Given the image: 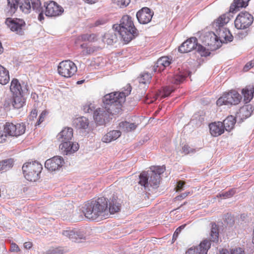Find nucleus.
<instances>
[{"mask_svg": "<svg viewBox=\"0 0 254 254\" xmlns=\"http://www.w3.org/2000/svg\"><path fill=\"white\" fill-rule=\"evenodd\" d=\"M22 169L24 176L27 180L36 182L40 178L43 166L37 161L27 162L23 165Z\"/></svg>", "mask_w": 254, "mask_h": 254, "instance_id": "20e7f679", "label": "nucleus"}, {"mask_svg": "<svg viewBox=\"0 0 254 254\" xmlns=\"http://www.w3.org/2000/svg\"><path fill=\"white\" fill-rule=\"evenodd\" d=\"M112 1L120 7H126L130 3V0H112Z\"/></svg>", "mask_w": 254, "mask_h": 254, "instance_id": "de8ad7c7", "label": "nucleus"}, {"mask_svg": "<svg viewBox=\"0 0 254 254\" xmlns=\"http://www.w3.org/2000/svg\"><path fill=\"white\" fill-rule=\"evenodd\" d=\"M121 135V132L119 130H112L106 133L102 137V140L105 143H109L112 141L115 140L119 138Z\"/></svg>", "mask_w": 254, "mask_h": 254, "instance_id": "393cba45", "label": "nucleus"}, {"mask_svg": "<svg viewBox=\"0 0 254 254\" xmlns=\"http://www.w3.org/2000/svg\"><path fill=\"white\" fill-rule=\"evenodd\" d=\"M171 63V60L168 57H162L159 58L155 66V71L161 72L164 69L170 65Z\"/></svg>", "mask_w": 254, "mask_h": 254, "instance_id": "a211bd4d", "label": "nucleus"}, {"mask_svg": "<svg viewBox=\"0 0 254 254\" xmlns=\"http://www.w3.org/2000/svg\"><path fill=\"white\" fill-rule=\"evenodd\" d=\"M61 152L65 155L70 154L74 153L79 149V144L76 142H72L70 141L62 142L59 146Z\"/></svg>", "mask_w": 254, "mask_h": 254, "instance_id": "4468645a", "label": "nucleus"}, {"mask_svg": "<svg viewBox=\"0 0 254 254\" xmlns=\"http://www.w3.org/2000/svg\"><path fill=\"white\" fill-rule=\"evenodd\" d=\"M254 21L252 15L247 11L240 12L236 17L235 26L238 29H245L249 27Z\"/></svg>", "mask_w": 254, "mask_h": 254, "instance_id": "9d476101", "label": "nucleus"}, {"mask_svg": "<svg viewBox=\"0 0 254 254\" xmlns=\"http://www.w3.org/2000/svg\"><path fill=\"white\" fill-rule=\"evenodd\" d=\"M25 129L26 127L23 123L14 124L7 122L3 127L4 132L10 136H19L25 132Z\"/></svg>", "mask_w": 254, "mask_h": 254, "instance_id": "1a4fd4ad", "label": "nucleus"}, {"mask_svg": "<svg viewBox=\"0 0 254 254\" xmlns=\"http://www.w3.org/2000/svg\"><path fill=\"white\" fill-rule=\"evenodd\" d=\"M210 236L211 241L213 242H218L219 240V229L217 225L215 223H212Z\"/></svg>", "mask_w": 254, "mask_h": 254, "instance_id": "72a5a7b5", "label": "nucleus"}, {"mask_svg": "<svg viewBox=\"0 0 254 254\" xmlns=\"http://www.w3.org/2000/svg\"><path fill=\"white\" fill-rule=\"evenodd\" d=\"M131 91V87L128 84L121 92H113L105 95L102 98L103 106L96 109L93 113V118L97 124L105 125L109 122L111 115L121 114L123 104Z\"/></svg>", "mask_w": 254, "mask_h": 254, "instance_id": "f257e3e1", "label": "nucleus"}, {"mask_svg": "<svg viewBox=\"0 0 254 254\" xmlns=\"http://www.w3.org/2000/svg\"><path fill=\"white\" fill-rule=\"evenodd\" d=\"M80 40L82 41H88L89 42H94L97 41L98 36L96 34H84L78 37Z\"/></svg>", "mask_w": 254, "mask_h": 254, "instance_id": "c9c22d12", "label": "nucleus"}, {"mask_svg": "<svg viewBox=\"0 0 254 254\" xmlns=\"http://www.w3.org/2000/svg\"><path fill=\"white\" fill-rule=\"evenodd\" d=\"M151 173H155L156 175H158L160 176V175L163 174L165 171V167L163 166H156L151 167Z\"/></svg>", "mask_w": 254, "mask_h": 254, "instance_id": "49530a36", "label": "nucleus"}, {"mask_svg": "<svg viewBox=\"0 0 254 254\" xmlns=\"http://www.w3.org/2000/svg\"><path fill=\"white\" fill-rule=\"evenodd\" d=\"M236 193L235 189H232L228 191L219 193L217 195V197H223L224 199L232 197Z\"/></svg>", "mask_w": 254, "mask_h": 254, "instance_id": "ea45409f", "label": "nucleus"}, {"mask_svg": "<svg viewBox=\"0 0 254 254\" xmlns=\"http://www.w3.org/2000/svg\"><path fill=\"white\" fill-rule=\"evenodd\" d=\"M254 93V86L249 85L246 86L242 90V94L244 96V101L246 103L250 102L253 98Z\"/></svg>", "mask_w": 254, "mask_h": 254, "instance_id": "4be33fe9", "label": "nucleus"}, {"mask_svg": "<svg viewBox=\"0 0 254 254\" xmlns=\"http://www.w3.org/2000/svg\"><path fill=\"white\" fill-rule=\"evenodd\" d=\"M138 183L145 188L148 187L149 184V176L146 172H143L140 174Z\"/></svg>", "mask_w": 254, "mask_h": 254, "instance_id": "4c0bfd02", "label": "nucleus"}, {"mask_svg": "<svg viewBox=\"0 0 254 254\" xmlns=\"http://www.w3.org/2000/svg\"><path fill=\"white\" fill-rule=\"evenodd\" d=\"M119 127L123 131L128 132L134 130L136 128L137 125L134 123L122 122L119 124Z\"/></svg>", "mask_w": 254, "mask_h": 254, "instance_id": "473e14b6", "label": "nucleus"}, {"mask_svg": "<svg viewBox=\"0 0 254 254\" xmlns=\"http://www.w3.org/2000/svg\"><path fill=\"white\" fill-rule=\"evenodd\" d=\"M18 6L24 13H28L31 8L30 0H19Z\"/></svg>", "mask_w": 254, "mask_h": 254, "instance_id": "f704fd0d", "label": "nucleus"}, {"mask_svg": "<svg viewBox=\"0 0 254 254\" xmlns=\"http://www.w3.org/2000/svg\"><path fill=\"white\" fill-rule=\"evenodd\" d=\"M186 226V224L182 225L180 226V227H179L178 228H177V229L174 233V234L173 236L172 240L173 241H175L176 240L177 238L178 237L179 234L181 233V231Z\"/></svg>", "mask_w": 254, "mask_h": 254, "instance_id": "603ef678", "label": "nucleus"}, {"mask_svg": "<svg viewBox=\"0 0 254 254\" xmlns=\"http://www.w3.org/2000/svg\"><path fill=\"white\" fill-rule=\"evenodd\" d=\"M38 111L36 109L32 110L29 115V118L31 120H34L37 116Z\"/></svg>", "mask_w": 254, "mask_h": 254, "instance_id": "bf43d9fd", "label": "nucleus"}, {"mask_svg": "<svg viewBox=\"0 0 254 254\" xmlns=\"http://www.w3.org/2000/svg\"><path fill=\"white\" fill-rule=\"evenodd\" d=\"M231 13L229 10L228 12L221 15L214 21L213 25L218 28H223L231 19L232 16Z\"/></svg>", "mask_w": 254, "mask_h": 254, "instance_id": "dca6fc26", "label": "nucleus"}, {"mask_svg": "<svg viewBox=\"0 0 254 254\" xmlns=\"http://www.w3.org/2000/svg\"><path fill=\"white\" fill-rule=\"evenodd\" d=\"M31 8L37 12H41L42 9L40 0H30Z\"/></svg>", "mask_w": 254, "mask_h": 254, "instance_id": "58836bf2", "label": "nucleus"}, {"mask_svg": "<svg viewBox=\"0 0 254 254\" xmlns=\"http://www.w3.org/2000/svg\"><path fill=\"white\" fill-rule=\"evenodd\" d=\"M64 163V161L63 157L55 156L46 161L45 167L48 171L54 172L59 170L63 167Z\"/></svg>", "mask_w": 254, "mask_h": 254, "instance_id": "f8f14e48", "label": "nucleus"}, {"mask_svg": "<svg viewBox=\"0 0 254 254\" xmlns=\"http://www.w3.org/2000/svg\"><path fill=\"white\" fill-rule=\"evenodd\" d=\"M218 36L213 34L210 39H212L211 43H208V46L211 50H214L217 48L218 45L216 43L219 40L221 43L231 42L233 40V37L231 34L230 31L226 28H220L217 29Z\"/></svg>", "mask_w": 254, "mask_h": 254, "instance_id": "423d86ee", "label": "nucleus"}, {"mask_svg": "<svg viewBox=\"0 0 254 254\" xmlns=\"http://www.w3.org/2000/svg\"><path fill=\"white\" fill-rule=\"evenodd\" d=\"M25 103V100L21 94L15 95L12 102V106L15 109L22 108Z\"/></svg>", "mask_w": 254, "mask_h": 254, "instance_id": "c85d7f7f", "label": "nucleus"}, {"mask_svg": "<svg viewBox=\"0 0 254 254\" xmlns=\"http://www.w3.org/2000/svg\"><path fill=\"white\" fill-rule=\"evenodd\" d=\"M108 200L104 197H98L86 202L82 207V212L87 219L100 221L109 217Z\"/></svg>", "mask_w": 254, "mask_h": 254, "instance_id": "f03ea898", "label": "nucleus"}, {"mask_svg": "<svg viewBox=\"0 0 254 254\" xmlns=\"http://www.w3.org/2000/svg\"><path fill=\"white\" fill-rule=\"evenodd\" d=\"M109 206L108 212H110L111 214H114L120 210L121 203L118 201V197L114 195L110 198Z\"/></svg>", "mask_w": 254, "mask_h": 254, "instance_id": "412c9836", "label": "nucleus"}, {"mask_svg": "<svg viewBox=\"0 0 254 254\" xmlns=\"http://www.w3.org/2000/svg\"><path fill=\"white\" fill-rule=\"evenodd\" d=\"M48 115V112L46 110H44L42 111V112L41 113V114L39 116V119L37 121V122L36 123V126H38L40 125L42 123H43L45 119L47 118Z\"/></svg>", "mask_w": 254, "mask_h": 254, "instance_id": "8fccbe9b", "label": "nucleus"}, {"mask_svg": "<svg viewBox=\"0 0 254 254\" xmlns=\"http://www.w3.org/2000/svg\"><path fill=\"white\" fill-rule=\"evenodd\" d=\"M254 66V61H251L245 65L244 70L245 71H248L251 68Z\"/></svg>", "mask_w": 254, "mask_h": 254, "instance_id": "13d9d810", "label": "nucleus"}, {"mask_svg": "<svg viewBox=\"0 0 254 254\" xmlns=\"http://www.w3.org/2000/svg\"><path fill=\"white\" fill-rule=\"evenodd\" d=\"M33 246V244L31 242H26L23 244V247L26 249H30Z\"/></svg>", "mask_w": 254, "mask_h": 254, "instance_id": "69168bd1", "label": "nucleus"}, {"mask_svg": "<svg viewBox=\"0 0 254 254\" xmlns=\"http://www.w3.org/2000/svg\"><path fill=\"white\" fill-rule=\"evenodd\" d=\"M12 160L7 159L0 161V172L12 167Z\"/></svg>", "mask_w": 254, "mask_h": 254, "instance_id": "a19ab883", "label": "nucleus"}, {"mask_svg": "<svg viewBox=\"0 0 254 254\" xmlns=\"http://www.w3.org/2000/svg\"><path fill=\"white\" fill-rule=\"evenodd\" d=\"M117 39L116 35L113 32L108 31L102 38V42L107 45H112Z\"/></svg>", "mask_w": 254, "mask_h": 254, "instance_id": "7c9ffc66", "label": "nucleus"}, {"mask_svg": "<svg viewBox=\"0 0 254 254\" xmlns=\"http://www.w3.org/2000/svg\"><path fill=\"white\" fill-rule=\"evenodd\" d=\"M195 49H196L197 51L201 56L206 57L209 55L210 53L209 50H207L205 47L200 45H198L197 44Z\"/></svg>", "mask_w": 254, "mask_h": 254, "instance_id": "37998d69", "label": "nucleus"}, {"mask_svg": "<svg viewBox=\"0 0 254 254\" xmlns=\"http://www.w3.org/2000/svg\"><path fill=\"white\" fill-rule=\"evenodd\" d=\"M210 132L213 136H218L224 131L222 122H217L212 123L209 125Z\"/></svg>", "mask_w": 254, "mask_h": 254, "instance_id": "f3484780", "label": "nucleus"}, {"mask_svg": "<svg viewBox=\"0 0 254 254\" xmlns=\"http://www.w3.org/2000/svg\"><path fill=\"white\" fill-rule=\"evenodd\" d=\"M190 194V192H185L176 197L175 199L177 200H182Z\"/></svg>", "mask_w": 254, "mask_h": 254, "instance_id": "052dcab7", "label": "nucleus"}, {"mask_svg": "<svg viewBox=\"0 0 254 254\" xmlns=\"http://www.w3.org/2000/svg\"><path fill=\"white\" fill-rule=\"evenodd\" d=\"M153 15V12L148 7H145L139 10L136 14L138 22L143 24L148 23Z\"/></svg>", "mask_w": 254, "mask_h": 254, "instance_id": "ddd939ff", "label": "nucleus"}, {"mask_svg": "<svg viewBox=\"0 0 254 254\" xmlns=\"http://www.w3.org/2000/svg\"><path fill=\"white\" fill-rule=\"evenodd\" d=\"M45 15L49 17H56L62 14L64 8L54 1H50L45 3Z\"/></svg>", "mask_w": 254, "mask_h": 254, "instance_id": "9b49d317", "label": "nucleus"}, {"mask_svg": "<svg viewBox=\"0 0 254 254\" xmlns=\"http://www.w3.org/2000/svg\"><path fill=\"white\" fill-rule=\"evenodd\" d=\"M186 77V73L178 71L175 74L170 76L168 79L170 83L177 85L182 82L185 79Z\"/></svg>", "mask_w": 254, "mask_h": 254, "instance_id": "b1692460", "label": "nucleus"}, {"mask_svg": "<svg viewBox=\"0 0 254 254\" xmlns=\"http://www.w3.org/2000/svg\"><path fill=\"white\" fill-rule=\"evenodd\" d=\"M7 135V134H3L2 131H0V143H3L6 141Z\"/></svg>", "mask_w": 254, "mask_h": 254, "instance_id": "680f3d73", "label": "nucleus"}, {"mask_svg": "<svg viewBox=\"0 0 254 254\" xmlns=\"http://www.w3.org/2000/svg\"><path fill=\"white\" fill-rule=\"evenodd\" d=\"M231 254H245L244 250L241 248H237L231 249L230 251Z\"/></svg>", "mask_w": 254, "mask_h": 254, "instance_id": "6e6d98bb", "label": "nucleus"}, {"mask_svg": "<svg viewBox=\"0 0 254 254\" xmlns=\"http://www.w3.org/2000/svg\"><path fill=\"white\" fill-rule=\"evenodd\" d=\"M242 99L240 94L235 90H231L225 93L216 102L217 105L221 106L223 105H237Z\"/></svg>", "mask_w": 254, "mask_h": 254, "instance_id": "0eeeda50", "label": "nucleus"}, {"mask_svg": "<svg viewBox=\"0 0 254 254\" xmlns=\"http://www.w3.org/2000/svg\"><path fill=\"white\" fill-rule=\"evenodd\" d=\"M161 177L155 173H150L149 176V184L151 186L156 187L160 182Z\"/></svg>", "mask_w": 254, "mask_h": 254, "instance_id": "e433bc0d", "label": "nucleus"}, {"mask_svg": "<svg viewBox=\"0 0 254 254\" xmlns=\"http://www.w3.org/2000/svg\"><path fill=\"white\" fill-rule=\"evenodd\" d=\"M114 28L118 31L126 44L129 43L138 34L137 30L134 25L131 17L124 15L119 25H114Z\"/></svg>", "mask_w": 254, "mask_h": 254, "instance_id": "7ed1b4c3", "label": "nucleus"}, {"mask_svg": "<svg viewBox=\"0 0 254 254\" xmlns=\"http://www.w3.org/2000/svg\"><path fill=\"white\" fill-rule=\"evenodd\" d=\"M9 251L12 253H20L21 251L19 246L14 242L10 243Z\"/></svg>", "mask_w": 254, "mask_h": 254, "instance_id": "3c124183", "label": "nucleus"}, {"mask_svg": "<svg viewBox=\"0 0 254 254\" xmlns=\"http://www.w3.org/2000/svg\"><path fill=\"white\" fill-rule=\"evenodd\" d=\"M217 254H231L230 252L226 249H220Z\"/></svg>", "mask_w": 254, "mask_h": 254, "instance_id": "0e129e2a", "label": "nucleus"}, {"mask_svg": "<svg viewBox=\"0 0 254 254\" xmlns=\"http://www.w3.org/2000/svg\"><path fill=\"white\" fill-rule=\"evenodd\" d=\"M100 48L95 46H87L86 49L82 50L81 53L83 55H90L99 50Z\"/></svg>", "mask_w": 254, "mask_h": 254, "instance_id": "c03bdc74", "label": "nucleus"}, {"mask_svg": "<svg viewBox=\"0 0 254 254\" xmlns=\"http://www.w3.org/2000/svg\"><path fill=\"white\" fill-rule=\"evenodd\" d=\"M106 23V21L103 19L97 20L95 23V26H98L101 25H103Z\"/></svg>", "mask_w": 254, "mask_h": 254, "instance_id": "338daca9", "label": "nucleus"}, {"mask_svg": "<svg viewBox=\"0 0 254 254\" xmlns=\"http://www.w3.org/2000/svg\"><path fill=\"white\" fill-rule=\"evenodd\" d=\"M10 80L9 71L0 64V84L6 85Z\"/></svg>", "mask_w": 254, "mask_h": 254, "instance_id": "a878e982", "label": "nucleus"}, {"mask_svg": "<svg viewBox=\"0 0 254 254\" xmlns=\"http://www.w3.org/2000/svg\"><path fill=\"white\" fill-rule=\"evenodd\" d=\"M58 136L63 142L70 141L73 137V129L69 127H65L59 133Z\"/></svg>", "mask_w": 254, "mask_h": 254, "instance_id": "aec40b11", "label": "nucleus"}, {"mask_svg": "<svg viewBox=\"0 0 254 254\" xmlns=\"http://www.w3.org/2000/svg\"><path fill=\"white\" fill-rule=\"evenodd\" d=\"M73 124L77 128L85 129L87 128L89 126V121L86 118L81 117L74 119Z\"/></svg>", "mask_w": 254, "mask_h": 254, "instance_id": "bb28decb", "label": "nucleus"}, {"mask_svg": "<svg viewBox=\"0 0 254 254\" xmlns=\"http://www.w3.org/2000/svg\"><path fill=\"white\" fill-rule=\"evenodd\" d=\"M186 254H201L197 247H191L188 250Z\"/></svg>", "mask_w": 254, "mask_h": 254, "instance_id": "5fc2aeb1", "label": "nucleus"}, {"mask_svg": "<svg viewBox=\"0 0 254 254\" xmlns=\"http://www.w3.org/2000/svg\"><path fill=\"white\" fill-rule=\"evenodd\" d=\"M254 110V107L251 104H247L242 107L239 112L237 113V116L244 120L250 117Z\"/></svg>", "mask_w": 254, "mask_h": 254, "instance_id": "6ab92c4d", "label": "nucleus"}, {"mask_svg": "<svg viewBox=\"0 0 254 254\" xmlns=\"http://www.w3.org/2000/svg\"><path fill=\"white\" fill-rule=\"evenodd\" d=\"M250 0H234L230 7V12L235 13L239 10L240 8L246 7L248 5Z\"/></svg>", "mask_w": 254, "mask_h": 254, "instance_id": "5701e85b", "label": "nucleus"}, {"mask_svg": "<svg viewBox=\"0 0 254 254\" xmlns=\"http://www.w3.org/2000/svg\"><path fill=\"white\" fill-rule=\"evenodd\" d=\"M51 253H53L54 254H63L64 252L63 250L59 249V248H55L50 251V254Z\"/></svg>", "mask_w": 254, "mask_h": 254, "instance_id": "e2e57ef3", "label": "nucleus"}, {"mask_svg": "<svg viewBox=\"0 0 254 254\" xmlns=\"http://www.w3.org/2000/svg\"><path fill=\"white\" fill-rule=\"evenodd\" d=\"M7 2L11 12H15L18 6L19 0H7Z\"/></svg>", "mask_w": 254, "mask_h": 254, "instance_id": "a18cd8bd", "label": "nucleus"}, {"mask_svg": "<svg viewBox=\"0 0 254 254\" xmlns=\"http://www.w3.org/2000/svg\"><path fill=\"white\" fill-rule=\"evenodd\" d=\"M91 104L90 105H85L84 106V110L85 112L89 113L90 111H92V109H91Z\"/></svg>", "mask_w": 254, "mask_h": 254, "instance_id": "774afa93", "label": "nucleus"}, {"mask_svg": "<svg viewBox=\"0 0 254 254\" xmlns=\"http://www.w3.org/2000/svg\"><path fill=\"white\" fill-rule=\"evenodd\" d=\"M197 39L195 37H191L179 47L178 51L181 53H187L194 49L197 46Z\"/></svg>", "mask_w": 254, "mask_h": 254, "instance_id": "2eb2a0df", "label": "nucleus"}, {"mask_svg": "<svg viewBox=\"0 0 254 254\" xmlns=\"http://www.w3.org/2000/svg\"><path fill=\"white\" fill-rule=\"evenodd\" d=\"M182 151L185 154H188L195 152V149L191 148L188 145H185L182 147Z\"/></svg>", "mask_w": 254, "mask_h": 254, "instance_id": "864d4df0", "label": "nucleus"}, {"mask_svg": "<svg viewBox=\"0 0 254 254\" xmlns=\"http://www.w3.org/2000/svg\"><path fill=\"white\" fill-rule=\"evenodd\" d=\"M151 79V76L150 74L147 73H144L142 74L141 76L139 78V82L141 84H147L150 82Z\"/></svg>", "mask_w": 254, "mask_h": 254, "instance_id": "79ce46f5", "label": "nucleus"}, {"mask_svg": "<svg viewBox=\"0 0 254 254\" xmlns=\"http://www.w3.org/2000/svg\"><path fill=\"white\" fill-rule=\"evenodd\" d=\"M186 183L183 181H179L177 183V185L176 188V190L177 191H181L183 189V187L185 185Z\"/></svg>", "mask_w": 254, "mask_h": 254, "instance_id": "4d7b16f0", "label": "nucleus"}, {"mask_svg": "<svg viewBox=\"0 0 254 254\" xmlns=\"http://www.w3.org/2000/svg\"><path fill=\"white\" fill-rule=\"evenodd\" d=\"M223 126L227 131H230L232 129L236 123L235 118L233 116H228L224 121Z\"/></svg>", "mask_w": 254, "mask_h": 254, "instance_id": "c756f323", "label": "nucleus"}, {"mask_svg": "<svg viewBox=\"0 0 254 254\" xmlns=\"http://www.w3.org/2000/svg\"><path fill=\"white\" fill-rule=\"evenodd\" d=\"M5 23L11 31L19 35H23L26 29V24L21 18H7Z\"/></svg>", "mask_w": 254, "mask_h": 254, "instance_id": "6e6552de", "label": "nucleus"}, {"mask_svg": "<svg viewBox=\"0 0 254 254\" xmlns=\"http://www.w3.org/2000/svg\"><path fill=\"white\" fill-rule=\"evenodd\" d=\"M10 90L14 95L21 94L22 87L18 79L13 78L11 80Z\"/></svg>", "mask_w": 254, "mask_h": 254, "instance_id": "cd10ccee", "label": "nucleus"}, {"mask_svg": "<svg viewBox=\"0 0 254 254\" xmlns=\"http://www.w3.org/2000/svg\"><path fill=\"white\" fill-rule=\"evenodd\" d=\"M77 68L76 64L70 60H64L61 62L58 66L57 71L59 74L63 77L69 78L76 73Z\"/></svg>", "mask_w": 254, "mask_h": 254, "instance_id": "39448f33", "label": "nucleus"}, {"mask_svg": "<svg viewBox=\"0 0 254 254\" xmlns=\"http://www.w3.org/2000/svg\"><path fill=\"white\" fill-rule=\"evenodd\" d=\"M175 90V88L173 87L166 86L163 89V93L162 94V98H165L169 96L170 94Z\"/></svg>", "mask_w": 254, "mask_h": 254, "instance_id": "09e8293b", "label": "nucleus"}, {"mask_svg": "<svg viewBox=\"0 0 254 254\" xmlns=\"http://www.w3.org/2000/svg\"><path fill=\"white\" fill-rule=\"evenodd\" d=\"M201 254H207L208 250L210 248V241L205 239L203 240L200 244L196 246Z\"/></svg>", "mask_w": 254, "mask_h": 254, "instance_id": "2f4dec72", "label": "nucleus"}]
</instances>
